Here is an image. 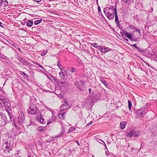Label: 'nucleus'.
Returning <instances> with one entry per match:
<instances>
[{
  "label": "nucleus",
  "mask_w": 157,
  "mask_h": 157,
  "mask_svg": "<svg viewBox=\"0 0 157 157\" xmlns=\"http://www.w3.org/2000/svg\"><path fill=\"white\" fill-rule=\"evenodd\" d=\"M103 11L107 18L109 20L113 19L114 17V14L115 17L116 13L117 14L116 6H111L110 7H106L104 8Z\"/></svg>",
  "instance_id": "f257e3e1"
},
{
  "label": "nucleus",
  "mask_w": 157,
  "mask_h": 157,
  "mask_svg": "<svg viewBox=\"0 0 157 157\" xmlns=\"http://www.w3.org/2000/svg\"><path fill=\"white\" fill-rule=\"evenodd\" d=\"M7 112L8 114V117H7L5 113H0V125L1 126H5L8 123H11L12 122L13 117L10 112L8 110H7Z\"/></svg>",
  "instance_id": "f03ea898"
},
{
  "label": "nucleus",
  "mask_w": 157,
  "mask_h": 157,
  "mask_svg": "<svg viewBox=\"0 0 157 157\" xmlns=\"http://www.w3.org/2000/svg\"><path fill=\"white\" fill-rule=\"evenodd\" d=\"M13 119L15 127L17 128L18 129H20L21 127L23 126V124L25 120L24 112H21L19 116L14 119L13 117Z\"/></svg>",
  "instance_id": "7ed1b4c3"
},
{
  "label": "nucleus",
  "mask_w": 157,
  "mask_h": 157,
  "mask_svg": "<svg viewBox=\"0 0 157 157\" xmlns=\"http://www.w3.org/2000/svg\"><path fill=\"white\" fill-rule=\"evenodd\" d=\"M3 146L5 148L3 152L5 153H9L10 151L11 150L13 147L11 142L10 141H7L6 140H5L3 141Z\"/></svg>",
  "instance_id": "20e7f679"
},
{
  "label": "nucleus",
  "mask_w": 157,
  "mask_h": 157,
  "mask_svg": "<svg viewBox=\"0 0 157 157\" xmlns=\"http://www.w3.org/2000/svg\"><path fill=\"white\" fill-rule=\"evenodd\" d=\"M29 109L28 113L32 114L37 115V114L40 113V111L38 110V108L34 104H31Z\"/></svg>",
  "instance_id": "39448f33"
},
{
  "label": "nucleus",
  "mask_w": 157,
  "mask_h": 157,
  "mask_svg": "<svg viewBox=\"0 0 157 157\" xmlns=\"http://www.w3.org/2000/svg\"><path fill=\"white\" fill-rule=\"evenodd\" d=\"M1 100L4 106L6 109L10 110L11 104L10 101L7 99H5L3 97H1Z\"/></svg>",
  "instance_id": "423d86ee"
},
{
  "label": "nucleus",
  "mask_w": 157,
  "mask_h": 157,
  "mask_svg": "<svg viewBox=\"0 0 157 157\" xmlns=\"http://www.w3.org/2000/svg\"><path fill=\"white\" fill-rule=\"evenodd\" d=\"M140 134L139 131H137L135 130H132L127 135V137L128 138L132 137H138Z\"/></svg>",
  "instance_id": "0eeeda50"
},
{
  "label": "nucleus",
  "mask_w": 157,
  "mask_h": 157,
  "mask_svg": "<svg viewBox=\"0 0 157 157\" xmlns=\"http://www.w3.org/2000/svg\"><path fill=\"white\" fill-rule=\"evenodd\" d=\"M98 50L102 53L103 54H105L107 52L111 51V49L108 47L105 48L103 46H100Z\"/></svg>",
  "instance_id": "6e6552de"
},
{
  "label": "nucleus",
  "mask_w": 157,
  "mask_h": 157,
  "mask_svg": "<svg viewBox=\"0 0 157 157\" xmlns=\"http://www.w3.org/2000/svg\"><path fill=\"white\" fill-rule=\"evenodd\" d=\"M142 110L140 109H138L135 112V114L136 115V118L142 117L146 113V112H143Z\"/></svg>",
  "instance_id": "1a4fd4ad"
},
{
  "label": "nucleus",
  "mask_w": 157,
  "mask_h": 157,
  "mask_svg": "<svg viewBox=\"0 0 157 157\" xmlns=\"http://www.w3.org/2000/svg\"><path fill=\"white\" fill-rule=\"evenodd\" d=\"M39 115L37 117V121L38 122H39L40 123L45 124L46 123V122L45 121L44 119L42 116L40 112V113H39V114H37V115Z\"/></svg>",
  "instance_id": "9d476101"
},
{
  "label": "nucleus",
  "mask_w": 157,
  "mask_h": 157,
  "mask_svg": "<svg viewBox=\"0 0 157 157\" xmlns=\"http://www.w3.org/2000/svg\"><path fill=\"white\" fill-rule=\"evenodd\" d=\"M69 105L68 103H64L63 104L60 108L61 111L62 112L67 109Z\"/></svg>",
  "instance_id": "9b49d317"
},
{
  "label": "nucleus",
  "mask_w": 157,
  "mask_h": 157,
  "mask_svg": "<svg viewBox=\"0 0 157 157\" xmlns=\"http://www.w3.org/2000/svg\"><path fill=\"white\" fill-rule=\"evenodd\" d=\"M100 81L105 86L106 88H108L109 87V85L108 83L104 80L103 77H100Z\"/></svg>",
  "instance_id": "f8f14e48"
},
{
  "label": "nucleus",
  "mask_w": 157,
  "mask_h": 157,
  "mask_svg": "<svg viewBox=\"0 0 157 157\" xmlns=\"http://www.w3.org/2000/svg\"><path fill=\"white\" fill-rule=\"evenodd\" d=\"M62 111H60L59 113L58 114L59 117L61 119H65V114L67 112H65L61 113Z\"/></svg>",
  "instance_id": "ddd939ff"
},
{
  "label": "nucleus",
  "mask_w": 157,
  "mask_h": 157,
  "mask_svg": "<svg viewBox=\"0 0 157 157\" xmlns=\"http://www.w3.org/2000/svg\"><path fill=\"white\" fill-rule=\"evenodd\" d=\"M75 84L76 87L78 89L82 91L83 90V89L81 87L80 82L76 80L75 81Z\"/></svg>",
  "instance_id": "4468645a"
},
{
  "label": "nucleus",
  "mask_w": 157,
  "mask_h": 157,
  "mask_svg": "<svg viewBox=\"0 0 157 157\" xmlns=\"http://www.w3.org/2000/svg\"><path fill=\"white\" fill-rule=\"evenodd\" d=\"M132 41L137 42L138 41V39L136 37L132 35H131L128 38Z\"/></svg>",
  "instance_id": "2eb2a0df"
},
{
  "label": "nucleus",
  "mask_w": 157,
  "mask_h": 157,
  "mask_svg": "<svg viewBox=\"0 0 157 157\" xmlns=\"http://www.w3.org/2000/svg\"><path fill=\"white\" fill-rule=\"evenodd\" d=\"M120 125L121 129L123 130L125 127L126 123L125 121H122L120 123Z\"/></svg>",
  "instance_id": "dca6fc26"
},
{
  "label": "nucleus",
  "mask_w": 157,
  "mask_h": 157,
  "mask_svg": "<svg viewBox=\"0 0 157 157\" xmlns=\"http://www.w3.org/2000/svg\"><path fill=\"white\" fill-rule=\"evenodd\" d=\"M20 62L24 65L27 66L29 64V61L23 58L22 59Z\"/></svg>",
  "instance_id": "f3484780"
},
{
  "label": "nucleus",
  "mask_w": 157,
  "mask_h": 157,
  "mask_svg": "<svg viewBox=\"0 0 157 157\" xmlns=\"http://www.w3.org/2000/svg\"><path fill=\"white\" fill-rule=\"evenodd\" d=\"M124 3L129 5L134 2V0H123Z\"/></svg>",
  "instance_id": "a211bd4d"
},
{
  "label": "nucleus",
  "mask_w": 157,
  "mask_h": 157,
  "mask_svg": "<svg viewBox=\"0 0 157 157\" xmlns=\"http://www.w3.org/2000/svg\"><path fill=\"white\" fill-rule=\"evenodd\" d=\"M115 21L117 24V25L118 27L120 28V22L118 21V18L117 16V14L116 13V17H115Z\"/></svg>",
  "instance_id": "6ab92c4d"
},
{
  "label": "nucleus",
  "mask_w": 157,
  "mask_h": 157,
  "mask_svg": "<svg viewBox=\"0 0 157 157\" xmlns=\"http://www.w3.org/2000/svg\"><path fill=\"white\" fill-rule=\"evenodd\" d=\"M145 56L148 57H151L152 56V54L151 52H150L148 50H146L145 51Z\"/></svg>",
  "instance_id": "aec40b11"
},
{
  "label": "nucleus",
  "mask_w": 157,
  "mask_h": 157,
  "mask_svg": "<svg viewBox=\"0 0 157 157\" xmlns=\"http://www.w3.org/2000/svg\"><path fill=\"white\" fill-rule=\"evenodd\" d=\"M33 21L31 20H29L27 22L26 25L29 27H30L33 25Z\"/></svg>",
  "instance_id": "412c9836"
},
{
  "label": "nucleus",
  "mask_w": 157,
  "mask_h": 157,
  "mask_svg": "<svg viewBox=\"0 0 157 157\" xmlns=\"http://www.w3.org/2000/svg\"><path fill=\"white\" fill-rule=\"evenodd\" d=\"M65 132V128L63 127L62 128L61 132V133L60 134L58 135L57 136V137H61V136Z\"/></svg>",
  "instance_id": "4be33fe9"
},
{
  "label": "nucleus",
  "mask_w": 157,
  "mask_h": 157,
  "mask_svg": "<svg viewBox=\"0 0 157 157\" xmlns=\"http://www.w3.org/2000/svg\"><path fill=\"white\" fill-rule=\"evenodd\" d=\"M0 3L1 4V6H2V4L5 6H6L8 4V2L7 0H1L0 1Z\"/></svg>",
  "instance_id": "5701e85b"
},
{
  "label": "nucleus",
  "mask_w": 157,
  "mask_h": 157,
  "mask_svg": "<svg viewBox=\"0 0 157 157\" xmlns=\"http://www.w3.org/2000/svg\"><path fill=\"white\" fill-rule=\"evenodd\" d=\"M20 74L22 75L23 77H26V78H29V76L28 75L25 74L24 72H23L21 71H20L19 72Z\"/></svg>",
  "instance_id": "b1692460"
},
{
  "label": "nucleus",
  "mask_w": 157,
  "mask_h": 157,
  "mask_svg": "<svg viewBox=\"0 0 157 157\" xmlns=\"http://www.w3.org/2000/svg\"><path fill=\"white\" fill-rule=\"evenodd\" d=\"M90 44V45L92 46L93 47L98 49L99 48L100 46L98 45V44L96 43H91Z\"/></svg>",
  "instance_id": "393cba45"
},
{
  "label": "nucleus",
  "mask_w": 157,
  "mask_h": 157,
  "mask_svg": "<svg viewBox=\"0 0 157 157\" xmlns=\"http://www.w3.org/2000/svg\"><path fill=\"white\" fill-rule=\"evenodd\" d=\"M32 63L34 64H35L36 66H35V67H40L42 69H44V68L40 64H39L38 63L34 61H32Z\"/></svg>",
  "instance_id": "a878e982"
},
{
  "label": "nucleus",
  "mask_w": 157,
  "mask_h": 157,
  "mask_svg": "<svg viewBox=\"0 0 157 157\" xmlns=\"http://www.w3.org/2000/svg\"><path fill=\"white\" fill-rule=\"evenodd\" d=\"M56 120V117L55 116H53L51 118V121L48 122L47 123V124H50L53 122H54Z\"/></svg>",
  "instance_id": "bb28decb"
},
{
  "label": "nucleus",
  "mask_w": 157,
  "mask_h": 157,
  "mask_svg": "<svg viewBox=\"0 0 157 157\" xmlns=\"http://www.w3.org/2000/svg\"><path fill=\"white\" fill-rule=\"evenodd\" d=\"M48 51L47 50H44L40 52L41 53L40 54L42 56H44L47 53Z\"/></svg>",
  "instance_id": "cd10ccee"
},
{
  "label": "nucleus",
  "mask_w": 157,
  "mask_h": 157,
  "mask_svg": "<svg viewBox=\"0 0 157 157\" xmlns=\"http://www.w3.org/2000/svg\"><path fill=\"white\" fill-rule=\"evenodd\" d=\"M46 128L45 127H39L38 128V130L40 132H42L45 130Z\"/></svg>",
  "instance_id": "c85d7f7f"
},
{
  "label": "nucleus",
  "mask_w": 157,
  "mask_h": 157,
  "mask_svg": "<svg viewBox=\"0 0 157 157\" xmlns=\"http://www.w3.org/2000/svg\"><path fill=\"white\" fill-rule=\"evenodd\" d=\"M59 76L62 79H64L65 78V74L63 72L61 71L59 73Z\"/></svg>",
  "instance_id": "c756f323"
},
{
  "label": "nucleus",
  "mask_w": 157,
  "mask_h": 157,
  "mask_svg": "<svg viewBox=\"0 0 157 157\" xmlns=\"http://www.w3.org/2000/svg\"><path fill=\"white\" fill-rule=\"evenodd\" d=\"M76 128L74 127H70L68 130V133H70L72 131H75Z\"/></svg>",
  "instance_id": "7c9ffc66"
},
{
  "label": "nucleus",
  "mask_w": 157,
  "mask_h": 157,
  "mask_svg": "<svg viewBox=\"0 0 157 157\" xmlns=\"http://www.w3.org/2000/svg\"><path fill=\"white\" fill-rule=\"evenodd\" d=\"M128 107L129 111H130V110L131 109V107L132 106V104L131 102V101L130 100L128 101Z\"/></svg>",
  "instance_id": "2f4dec72"
},
{
  "label": "nucleus",
  "mask_w": 157,
  "mask_h": 157,
  "mask_svg": "<svg viewBox=\"0 0 157 157\" xmlns=\"http://www.w3.org/2000/svg\"><path fill=\"white\" fill-rule=\"evenodd\" d=\"M66 82H63L62 81L60 82L59 81L58 85L61 87H63V84H66Z\"/></svg>",
  "instance_id": "473e14b6"
},
{
  "label": "nucleus",
  "mask_w": 157,
  "mask_h": 157,
  "mask_svg": "<svg viewBox=\"0 0 157 157\" xmlns=\"http://www.w3.org/2000/svg\"><path fill=\"white\" fill-rule=\"evenodd\" d=\"M42 19L40 20H37L34 21V24L35 25H37L39 24L41 22Z\"/></svg>",
  "instance_id": "72a5a7b5"
},
{
  "label": "nucleus",
  "mask_w": 157,
  "mask_h": 157,
  "mask_svg": "<svg viewBox=\"0 0 157 157\" xmlns=\"http://www.w3.org/2000/svg\"><path fill=\"white\" fill-rule=\"evenodd\" d=\"M136 49L137 50L138 52H140L141 53H143V52H144V51L142 50L141 48L139 47H138V46L137 47Z\"/></svg>",
  "instance_id": "f704fd0d"
},
{
  "label": "nucleus",
  "mask_w": 157,
  "mask_h": 157,
  "mask_svg": "<svg viewBox=\"0 0 157 157\" xmlns=\"http://www.w3.org/2000/svg\"><path fill=\"white\" fill-rule=\"evenodd\" d=\"M57 95H58V94L56 93ZM59 97L60 99H62L63 98V94L62 93H60L59 94H58Z\"/></svg>",
  "instance_id": "c9c22d12"
},
{
  "label": "nucleus",
  "mask_w": 157,
  "mask_h": 157,
  "mask_svg": "<svg viewBox=\"0 0 157 157\" xmlns=\"http://www.w3.org/2000/svg\"><path fill=\"white\" fill-rule=\"evenodd\" d=\"M157 53H155V54H152V56H151V58H153L154 59L157 60Z\"/></svg>",
  "instance_id": "e433bc0d"
},
{
  "label": "nucleus",
  "mask_w": 157,
  "mask_h": 157,
  "mask_svg": "<svg viewBox=\"0 0 157 157\" xmlns=\"http://www.w3.org/2000/svg\"><path fill=\"white\" fill-rule=\"evenodd\" d=\"M57 65L58 66L60 69V70H61L63 69V67L60 64L59 61H58V62L57 63Z\"/></svg>",
  "instance_id": "4c0bfd02"
},
{
  "label": "nucleus",
  "mask_w": 157,
  "mask_h": 157,
  "mask_svg": "<svg viewBox=\"0 0 157 157\" xmlns=\"http://www.w3.org/2000/svg\"><path fill=\"white\" fill-rule=\"evenodd\" d=\"M124 34H125V36H126V37L127 38H128V37H129V36L131 34L130 33H128L126 31H125V32L124 33Z\"/></svg>",
  "instance_id": "58836bf2"
},
{
  "label": "nucleus",
  "mask_w": 157,
  "mask_h": 157,
  "mask_svg": "<svg viewBox=\"0 0 157 157\" xmlns=\"http://www.w3.org/2000/svg\"><path fill=\"white\" fill-rule=\"evenodd\" d=\"M4 107V105L2 102L1 100V97L0 98V109H3Z\"/></svg>",
  "instance_id": "ea45409f"
},
{
  "label": "nucleus",
  "mask_w": 157,
  "mask_h": 157,
  "mask_svg": "<svg viewBox=\"0 0 157 157\" xmlns=\"http://www.w3.org/2000/svg\"><path fill=\"white\" fill-rule=\"evenodd\" d=\"M76 69L75 68L72 67L70 70L71 72L74 73L76 71Z\"/></svg>",
  "instance_id": "a19ab883"
},
{
  "label": "nucleus",
  "mask_w": 157,
  "mask_h": 157,
  "mask_svg": "<svg viewBox=\"0 0 157 157\" xmlns=\"http://www.w3.org/2000/svg\"><path fill=\"white\" fill-rule=\"evenodd\" d=\"M16 58L19 60L20 61H21L22 59L23 58L22 57H21V56L19 55H17L16 56Z\"/></svg>",
  "instance_id": "79ce46f5"
},
{
  "label": "nucleus",
  "mask_w": 157,
  "mask_h": 157,
  "mask_svg": "<svg viewBox=\"0 0 157 157\" xmlns=\"http://www.w3.org/2000/svg\"><path fill=\"white\" fill-rule=\"evenodd\" d=\"M146 106H142L140 109H140L142 111H143V112H146V111L145 110V107H146Z\"/></svg>",
  "instance_id": "37998d69"
},
{
  "label": "nucleus",
  "mask_w": 157,
  "mask_h": 157,
  "mask_svg": "<svg viewBox=\"0 0 157 157\" xmlns=\"http://www.w3.org/2000/svg\"><path fill=\"white\" fill-rule=\"evenodd\" d=\"M53 78L54 80L55 81V82L56 83H57L58 85V83H59V80L55 78Z\"/></svg>",
  "instance_id": "c03bdc74"
},
{
  "label": "nucleus",
  "mask_w": 157,
  "mask_h": 157,
  "mask_svg": "<svg viewBox=\"0 0 157 157\" xmlns=\"http://www.w3.org/2000/svg\"><path fill=\"white\" fill-rule=\"evenodd\" d=\"M98 140L99 141H101L103 143V144H104L105 148H106L107 150H108L107 147H106V144H105V143L102 140H101L100 139H98Z\"/></svg>",
  "instance_id": "a18cd8bd"
},
{
  "label": "nucleus",
  "mask_w": 157,
  "mask_h": 157,
  "mask_svg": "<svg viewBox=\"0 0 157 157\" xmlns=\"http://www.w3.org/2000/svg\"><path fill=\"white\" fill-rule=\"evenodd\" d=\"M129 27L130 28L132 29H135L136 28V27L133 25H129Z\"/></svg>",
  "instance_id": "49530a36"
},
{
  "label": "nucleus",
  "mask_w": 157,
  "mask_h": 157,
  "mask_svg": "<svg viewBox=\"0 0 157 157\" xmlns=\"http://www.w3.org/2000/svg\"><path fill=\"white\" fill-rule=\"evenodd\" d=\"M125 32V31L124 30H122V31H121L120 33L121 34V35L123 36H125L124 33Z\"/></svg>",
  "instance_id": "de8ad7c7"
},
{
  "label": "nucleus",
  "mask_w": 157,
  "mask_h": 157,
  "mask_svg": "<svg viewBox=\"0 0 157 157\" xmlns=\"http://www.w3.org/2000/svg\"><path fill=\"white\" fill-rule=\"evenodd\" d=\"M136 32H138L140 34V30L138 28L136 27V28L135 29Z\"/></svg>",
  "instance_id": "09e8293b"
},
{
  "label": "nucleus",
  "mask_w": 157,
  "mask_h": 157,
  "mask_svg": "<svg viewBox=\"0 0 157 157\" xmlns=\"http://www.w3.org/2000/svg\"><path fill=\"white\" fill-rule=\"evenodd\" d=\"M80 81L81 82L82 84L83 85H84L85 84V81H83L80 80Z\"/></svg>",
  "instance_id": "8fccbe9b"
},
{
  "label": "nucleus",
  "mask_w": 157,
  "mask_h": 157,
  "mask_svg": "<svg viewBox=\"0 0 157 157\" xmlns=\"http://www.w3.org/2000/svg\"><path fill=\"white\" fill-rule=\"evenodd\" d=\"M98 11L99 13H101V8L99 6H98Z\"/></svg>",
  "instance_id": "3c124183"
},
{
  "label": "nucleus",
  "mask_w": 157,
  "mask_h": 157,
  "mask_svg": "<svg viewBox=\"0 0 157 157\" xmlns=\"http://www.w3.org/2000/svg\"><path fill=\"white\" fill-rule=\"evenodd\" d=\"M13 46L16 48H17L18 47V46L16 44H12Z\"/></svg>",
  "instance_id": "603ef678"
},
{
  "label": "nucleus",
  "mask_w": 157,
  "mask_h": 157,
  "mask_svg": "<svg viewBox=\"0 0 157 157\" xmlns=\"http://www.w3.org/2000/svg\"><path fill=\"white\" fill-rule=\"evenodd\" d=\"M130 46H133L134 47L136 48L137 47V46L136 45V44H131Z\"/></svg>",
  "instance_id": "864d4df0"
},
{
  "label": "nucleus",
  "mask_w": 157,
  "mask_h": 157,
  "mask_svg": "<svg viewBox=\"0 0 157 157\" xmlns=\"http://www.w3.org/2000/svg\"><path fill=\"white\" fill-rule=\"evenodd\" d=\"M92 124V121H90V123H88L87 124V125L86 126H88L90 125H91V124Z\"/></svg>",
  "instance_id": "5fc2aeb1"
},
{
  "label": "nucleus",
  "mask_w": 157,
  "mask_h": 157,
  "mask_svg": "<svg viewBox=\"0 0 157 157\" xmlns=\"http://www.w3.org/2000/svg\"><path fill=\"white\" fill-rule=\"evenodd\" d=\"M33 99L34 101H36V99L34 97H33L32 98L30 99V100H33Z\"/></svg>",
  "instance_id": "6e6d98bb"
},
{
  "label": "nucleus",
  "mask_w": 157,
  "mask_h": 157,
  "mask_svg": "<svg viewBox=\"0 0 157 157\" xmlns=\"http://www.w3.org/2000/svg\"><path fill=\"white\" fill-rule=\"evenodd\" d=\"M109 152L108 151H106L105 152V154H106V155H109Z\"/></svg>",
  "instance_id": "4d7b16f0"
},
{
  "label": "nucleus",
  "mask_w": 157,
  "mask_h": 157,
  "mask_svg": "<svg viewBox=\"0 0 157 157\" xmlns=\"http://www.w3.org/2000/svg\"><path fill=\"white\" fill-rule=\"evenodd\" d=\"M5 56H0V57L2 59H5V60H7V59H6L5 58Z\"/></svg>",
  "instance_id": "13d9d810"
},
{
  "label": "nucleus",
  "mask_w": 157,
  "mask_h": 157,
  "mask_svg": "<svg viewBox=\"0 0 157 157\" xmlns=\"http://www.w3.org/2000/svg\"><path fill=\"white\" fill-rule=\"evenodd\" d=\"M97 139V141L98 142H99V143H101V144H103V143H102L101 142H102L101 141H99V140H98V139Z\"/></svg>",
  "instance_id": "bf43d9fd"
},
{
  "label": "nucleus",
  "mask_w": 157,
  "mask_h": 157,
  "mask_svg": "<svg viewBox=\"0 0 157 157\" xmlns=\"http://www.w3.org/2000/svg\"><path fill=\"white\" fill-rule=\"evenodd\" d=\"M67 98H65L64 99V103H68L67 102Z\"/></svg>",
  "instance_id": "052dcab7"
},
{
  "label": "nucleus",
  "mask_w": 157,
  "mask_h": 157,
  "mask_svg": "<svg viewBox=\"0 0 157 157\" xmlns=\"http://www.w3.org/2000/svg\"><path fill=\"white\" fill-rule=\"evenodd\" d=\"M46 75V76H47V77L48 78V79L50 80H52L51 78L49 76H48V75Z\"/></svg>",
  "instance_id": "680f3d73"
},
{
  "label": "nucleus",
  "mask_w": 157,
  "mask_h": 157,
  "mask_svg": "<svg viewBox=\"0 0 157 157\" xmlns=\"http://www.w3.org/2000/svg\"><path fill=\"white\" fill-rule=\"evenodd\" d=\"M1 4L0 3V11L2 9V7L1 6Z\"/></svg>",
  "instance_id": "e2e57ef3"
},
{
  "label": "nucleus",
  "mask_w": 157,
  "mask_h": 157,
  "mask_svg": "<svg viewBox=\"0 0 157 157\" xmlns=\"http://www.w3.org/2000/svg\"><path fill=\"white\" fill-rule=\"evenodd\" d=\"M25 23H26V22H25V21L21 23V24L23 25H25Z\"/></svg>",
  "instance_id": "0e129e2a"
},
{
  "label": "nucleus",
  "mask_w": 157,
  "mask_h": 157,
  "mask_svg": "<svg viewBox=\"0 0 157 157\" xmlns=\"http://www.w3.org/2000/svg\"><path fill=\"white\" fill-rule=\"evenodd\" d=\"M89 93L90 94H91V89L90 88H89Z\"/></svg>",
  "instance_id": "69168bd1"
},
{
  "label": "nucleus",
  "mask_w": 157,
  "mask_h": 157,
  "mask_svg": "<svg viewBox=\"0 0 157 157\" xmlns=\"http://www.w3.org/2000/svg\"><path fill=\"white\" fill-rule=\"evenodd\" d=\"M2 24V23L0 21V27H2V28H4V27H3V26L2 25H1V24Z\"/></svg>",
  "instance_id": "338daca9"
},
{
  "label": "nucleus",
  "mask_w": 157,
  "mask_h": 157,
  "mask_svg": "<svg viewBox=\"0 0 157 157\" xmlns=\"http://www.w3.org/2000/svg\"><path fill=\"white\" fill-rule=\"evenodd\" d=\"M124 39L125 41H128V40L126 38H124Z\"/></svg>",
  "instance_id": "774afa93"
}]
</instances>
